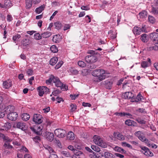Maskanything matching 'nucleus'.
I'll use <instances>...</instances> for the list:
<instances>
[{"label": "nucleus", "instance_id": "nucleus-1", "mask_svg": "<svg viewBox=\"0 0 158 158\" xmlns=\"http://www.w3.org/2000/svg\"><path fill=\"white\" fill-rule=\"evenodd\" d=\"M105 71L103 69H98L94 70L92 73V75L98 77L96 81L100 82L106 78V76L104 75Z\"/></svg>", "mask_w": 158, "mask_h": 158}, {"label": "nucleus", "instance_id": "nucleus-2", "mask_svg": "<svg viewBox=\"0 0 158 158\" xmlns=\"http://www.w3.org/2000/svg\"><path fill=\"white\" fill-rule=\"evenodd\" d=\"M93 141L96 144L101 147L104 148L107 147V144L99 136L94 135L93 137Z\"/></svg>", "mask_w": 158, "mask_h": 158}, {"label": "nucleus", "instance_id": "nucleus-3", "mask_svg": "<svg viewBox=\"0 0 158 158\" xmlns=\"http://www.w3.org/2000/svg\"><path fill=\"white\" fill-rule=\"evenodd\" d=\"M95 55H89L85 56V60L86 61L89 63H92L96 62L99 56V54H95Z\"/></svg>", "mask_w": 158, "mask_h": 158}, {"label": "nucleus", "instance_id": "nucleus-4", "mask_svg": "<svg viewBox=\"0 0 158 158\" xmlns=\"http://www.w3.org/2000/svg\"><path fill=\"white\" fill-rule=\"evenodd\" d=\"M37 90L39 92V95L42 96L44 94H47L49 92V89L45 86H40L38 87Z\"/></svg>", "mask_w": 158, "mask_h": 158}, {"label": "nucleus", "instance_id": "nucleus-5", "mask_svg": "<svg viewBox=\"0 0 158 158\" xmlns=\"http://www.w3.org/2000/svg\"><path fill=\"white\" fill-rule=\"evenodd\" d=\"M135 135L142 141L145 142L146 143H149V140L145 138L143 133L141 131H139L136 132L135 133Z\"/></svg>", "mask_w": 158, "mask_h": 158}, {"label": "nucleus", "instance_id": "nucleus-6", "mask_svg": "<svg viewBox=\"0 0 158 158\" xmlns=\"http://www.w3.org/2000/svg\"><path fill=\"white\" fill-rule=\"evenodd\" d=\"M44 118L42 115L39 114H34L32 120L36 124H40L43 121Z\"/></svg>", "mask_w": 158, "mask_h": 158}, {"label": "nucleus", "instance_id": "nucleus-7", "mask_svg": "<svg viewBox=\"0 0 158 158\" xmlns=\"http://www.w3.org/2000/svg\"><path fill=\"white\" fill-rule=\"evenodd\" d=\"M66 131L61 129H57L55 130L54 132L56 135L60 138H63L65 137Z\"/></svg>", "mask_w": 158, "mask_h": 158}, {"label": "nucleus", "instance_id": "nucleus-8", "mask_svg": "<svg viewBox=\"0 0 158 158\" xmlns=\"http://www.w3.org/2000/svg\"><path fill=\"white\" fill-rule=\"evenodd\" d=\"M145 29L144 27H142V28L138 27H135L133 29V31L134 33L136 35H139L141 32H143L145 31Z\"/></svg>", "mask_w": 158, "mask_h": 158}, {"label": "nucleus", "instance_id": "nucleus-9", "mask_svg": "<svg viewBox=\"0 0 158 158\" xmlns=\"http://www.w3.org/2000/svg\"><path fill=\"white\" fill-rule=\"evenodd\" d=\"M15 126L19 129L21 130L25 131L27 129V126L26 125V123L22 122H16L15 124Z\"/></svg>", "mask_w": 158, "mask_h": 158}, {"label": "nucleus", "instance_id": "nucleus-10", "mask_svg": "<svg viewBox=\"0 0 158 158\" xmlns=\"http://www.w3.org/2000/svg\"><path fill=\"white\" fill-rule=\"evenodd\" d=\"M18 116V114L15 112L10 113L7 115L8 118L12 121L15 120Z\"/></svg>", "mask_w": 158, "mask_h": 158}, {"label": "nucleus", "instance_id": "nucleus-11", "mask_svg": "<svg viewBox=\"0 0 158 158\" xmlns=\"http://www.w3.org/2000/svg\"><path fill=\"white\" fill-rule=\"evenodd\" d=\"M30 128L32 131L37 135H40L41 133V131L42 130V128H41L40 127L38 126H31Z\"/></svg>", "mask_w": 158, "mask_h": 158}, {"label": "nucleus", "instance_id": "nucleus-12", "mask_svg": "<svg viewBox=\"0 0 158 158\" xmlns=\"http://www.w3.org/2000/svg\"><path fill=\"white\" fill-rule=\"evenodd\" d=\"M45 136L47 139L50 142L52 141L54 139V135L53 133L46 131L45 133Z\"/></svg>", "mask_w": 158, "mask_h": 158}, {"label": "nucleus", "instance_id": "nucleus-13", "mask_svg": "<svg viewBox=\"0 0 158 158\" xmlns=\"http://www.w3.org/2000/svg\"><path fill=\"white\" fill-rule=\"evenodd\" d=\"M150 37L151 39L153 42H156V44H158V33H152L150 35Z\"/></svg>", "mask_w": 158, "mask_h": 158}, {"label": "nucleus", "instance_id": "nucleus-14", "mask_svg": "<svg viewBox=\"0 0 158 158\" xmlns=\"http://www.w3.org/2000/svg\"><path fill=\"white\" fill-rule=\"evenodd\" d=\"M74 152L75 155L72 156V158H82L81 156L83 155L81 151L77 149L74 150Z\"/></svg>", "mask_w": 158, "mask_h": 158}, {"label": "nucleus", "instance_id": "nucleus-15", "mask_svg": "<svg viewBox=\"0 0 158 158\" xmlns=\"http://www.w3.org/2000/svg\"><path fill=\"white\" fill-rule=\"evenodd\" d=\"M151 59L148 58L147 61H143L141 62V65L142 67L146 68L149 66L151 64Z\"/></svg>", "mask_w": 158, "mask_h": 158}, {"label": "nucleus", "instance_id": "nucleus-16", "mask_svg": "<svg viewBox=\"0 0 158 158\" xmlns=\"http://www.w3.org/2000/svg\"><path fill=\"white\" fill-rule=\"evenodd\" d=\"M122 97L125 99H130L133 97V94L131 92H126L122 95Z\"/></svg>", "mask_w": 158, "mask_h": 158}, {"label": "nucleus", "instance_id": "nucleus-17", "mask_svg": "<svg viewBox=\"0 0 158 158\" xmlns=\"http://www.w3.org/2000/svg\"><path fill=\"white\" fill-rule=\"evenodd\" d=\"M14 109V107L12 106H9L5 109V112L6 114H9L10 113L13 112Z\"/></svg>", "mask_w": 158, "mask_h": 158}, {"label": "nucleus", "instance_id": "nucleus-18", "mask_svg": "<svg viewBox=\"0 0 158 158\" xmlns=\"http://www.w3.org/2000/svg\"><path fill=\"white\" fill-rule=\"evenodd\" d=\"M3 85L5 88L8 89L12 86L11 81L9 80L5 81L3 82Z\"/></svg>", "mask_w": 158, "mask_h": 158}, {"label": "nucleus", "instance_id": "nucleus-19", "mask_svg": "<svg viewBox=\"0 0 158 158\" xmlns=\"http://www.w3.org/2000/svg\"><path fill=\"white\" fill-rule=\"evenodd\" d=\"M67 138L68 139L70 140H73L75 139V136L73 133L71 131L69 132L67 134Z\"/></svg>", "mask_w": 158, "mask_h": 158}, {"label": "nucleus", "instance_id": "nucleus-20", "mask_svg": "<svg viewBox=\"0 0 158 158\" xmlns=\"http://www.w3.org/2000/svg\"><path fill=\"white\" fill-rule=\"evenodd\" d=\"M23 120L24 121H27L30 118V115L27 113H23L21 116Z\"/></svg>", "mask_w": 158, "mask_h": 158}, {"label": "nucleus", "instance_id": "nucleus-21", "mask_svg": "<svg viewBox=\"0 0 158 158\" xmlns=\"http://www.w3.org/2000/svg\"><path fill=\"white\" fill-rule=\"evenodd\" d=\"M12 4L10 1L9 0H5L3 4L4 8H7L11 7Z\"/></svg>", "mask_w": 158, "mask_h": 158}, {"label": "nucleus", "instance_id": "nucleus-22", "mask_svg": "<svg viewBox=\"0 0 158 158\" xmlns=\"http://www.w3.org/2000/svg\"><path fill=\"white\" fill-rule=\"evenodd\" d=\"M140 39L143 42H147L148 40V37L146 34H143L141 35Z\"/></svg>", "mask_w": 158, "mask_h": 158}, {"label": "nucleus", "instance_id": "nucleus-23", "mask_svg": "<svg viewBox=\"0 0 158 158\" xmlns=\"http://www.w3.org/2000/svg\"><path fill=\"white\" fill-rule=\"evenodd\" d=\"M60 35H54L52 39V41L56 43H59L60 41Z\"/></svg>", "mask_w": 158, "mask_h": 158}, {"label": "nucleus", "instance_id": "nucleus-24", "mask_svg": "<svg viewBox=\"0 0 158 158\" xmlns=\"http://www.w3.org/2000/svg\"><path fill=\"white\" fill-rule=\"evenodd\" d=\"M143 97L140 94H139L135 98L132 99L131 100V102H137L139 101H141Z\"/></svg>", "mask_w": 158, "mask_h": 158}, {"label": "nucleus", "instance_id": "nucleus-25", "mask_svg": "<svg viewBox=\"0 0 158 158\" xmlns=\"http://www.w3.org/2000/svg\"><path fill=\"white\" fill-rule=\"evenodd\" d=\"M58 61V58L57 57L55 56L52 58L50 61V64L52 65H54Z\"/></svg>", "mask_w": 158, "mask_h": 158}, {"label": "nucleus", "instance_id": "nucleus-26", "mask_svg": "<svg viewBox=\"0 0 158 158\" xmlns=\"http://www.w3.org/2000/svg\"><path fill=\"white\" fill-rule=\"evenodd\" d=\"M147 50L149 51H151L152 50H158V45H156L155 44H153L150 47H148L147 48Z\"/></svg>", "mask_w": 158, "mask_h": 158}, {"label": "nucleus", "instance_id": "nucleus-27", "mask_svg": "<svg viewBox=\"0 0 158 158\" xmlns=\"http://www.w3.org/2000/svg\"><path fill=\"white\" fill-rule=\"evenodd\" d=\"M45 6L43 5L37 8L35 10V11L38 14L41 13L44 9Z\"/></svg>", "mask_w": 158, "mask_h": 158}, {"label": "nucleus", "instance_id": "nucleus-28", "mask_svg": "<svg viewBox=\"0 0 158 158\" xmlns=\"http://www.w3.org/2000/svg\"><path fill=\"white\" fill-rule=\"evenodd\" d=\"M52 35V33L51 32L49 31H47L44 32L41 34V36L43 38H48L49 37Z\"/></svg>", "mask_w": 158, "mask_h": 158}, {"label": "nucleus", "instance_id": "nucleus-29", "mask_svg": "<svg viewBox=\"0 0 158 158\" xmlns=\"http://www.w3.org/2000/svg\"><path fill=\"white\" fill-rule=\"evenodd\" d=\"M32 0H26V8L29 9L30 8L32 5Z\"/></svg>", "mask_w": 158, "mask_h": 158}, {"label": "nucleus", "instance_id": "nucleus-30", "mask_svg": "<svg viewBox=\"0 0 158 158\" xmlns=\"http://www.w3.org/2000/svg\"><path fill=\"white\" fill-rule=\"evenodd\" d=\"M114 150L116 151H117L121 153H125L126 152V151L125 150L118 147H114Z\"/></svg>", "mask_w": 158, "mask_h": 158}, {"label": "nucleus", "instance_id": "nucleus-31", "mask_svg": "<svg viewBox=\"0 0 158 158\" xmlns=\"http://www.w3.org/2000/svg\"><path fill=\"white\" fill-rule=\"evenodd\" d=\"M139 14L141 18H144L147 17V11L143 10L139 13Z\"/></svg>", "mask_w": 158, "mask_h": 158}, {"label": "nucleus", "instance_id": "nucleus-32", "mask_svg": "<svg viewBox=\"0 0 158 158\" xmlns=\"http://www.w3.org/2000/svg\"><path fill=\"white\" fill-rule=\"evenodd\" d=\"M105 158H115V156L113 154L108 152H105Z\"/></svg>", "mask_w": 158, "mask_h": 158}, {"label": "nucleus", "instance_id": "nucleus-33", "mask_svg": "<svg viewBox=\"0 0 158 158\" xmlns=\"http://www.w3.org/2000/svg\"><path fill=\"white\" fill-rule=\"evenodd\" d=\"M69 70L71 73L73 75H77L78 74V71L74 68H71Z\"/></svg>", "mask_w": 158, "mask_h": 158}, {"label": "nucleus", "instance_id": "nucleus-34", "mask_svg": "<svg viewBox=\"0 0 158 158\" xmlns=\"http://www.w3.org/2000/svg\"><path fill=\"white\" fill-rule=\"evenodd\" d=\"M3 147L5 149H9L10 148H13V146L10 145L9 143L7 142H5L4 144L3 145Z\"/></svg>", "mask_w": 158, "mask_h": 158}, {"label": "nucleus", "instance_id": "nucleus-35", "mask_svg": "<svg viewBox=\"0 0 158 158\" xmlns=\"http://www.w3.org/2000/svg\"><path fill=\"white\" fill-rule=\"evenodd\" d=\"M108 34H110V37L112 39H114L116 37L117 33L115 32H113L112 31L110 30L108 32Z\"/></svg>", "mask_w": 158, "mask_h": 158}, {"label": "nucleus", "instance_id": "nucleus-36", "mask_svg": "<svg viewBox=\"0 0 158 158\" xmlns=\"http://www.w3.org/2000/svg\"><path fill=\"white\" fill-rule=\"evenodd\" d=\"M3 126L6 130H8L11 128V125L10 123L7 122L4 124Z\"/></svg>", "mask_w": 158, "mask_h": 158}, {"label": "nucleus", "instance_id": "nucleus-37", "mask_svg": "<svg viewBox=\"0 0 158 158\" xmlns=\"http://www.w3.org/2000/svg\"><path fill=\"white\" fill-rule=\"evenodd\" d=\"M55 28L58 30L61 29L62 27V24L59 22H57L54 23Z\"/></svg>", "mask_w": 158, "mask_h": 158}, {"label": "nucleus", "instance_id": "nucleus-38", "mask_svg": "<svg viewBox=\"0 0 158 158\" xmlns=\"http://www.w3.org/2000/svg\"><path fill=\"white\" fill-rule=\"evenodd\" d=\"M112 84V82L107 81L105 82V87L106 88L110 89H111Z\"/></svg>", "mask_w": 158, "mask_h": 158}, {"label": "nucleus", "instance_id": "nucleus-39", "mask_svg": "<svg viewBox=\"0 0 158 158\" xmlns=\"http://www.w3.org/2000/svg\"><path fill=\"white\" fill-rule=\"evenodd\" d=\"M30 43V40L29 39L23 40L22 42V44L23 46H27Z\"/></svg>", "mask_w": 158, "mask_h": 158}, {"label": "nucleus", "instance_id": "nucleus-40", "mask_svg": "<svg viewBox=\"0 0 158 158\" xmlns=\"http://www.w3.org/2000/svg\"><path fill=\"white\" fill-rule=\"evenodd\" d=\"M91 148L94 151L97 152H99L100 151V148L96 145H92L91 146Z\"/></svg>", "mask_w": 158, "mask_h": 158}, {"label": "nucleus", "instance_id": "nucleus-41", "mask_svg": "<svg viewBox=\"0 0 158 158\" xmlns=\"http://www.w3.org/2000/svg\"><path fill=\"white\" fill-rule=\"evenodd\" d=\"M50 50L53 53H56L58 51L57 48L55 45H53L50 47Z\"/></svg>", "mask_w": 158, "mask_h": 158}, {"label": "nucleus", "instance_id": "nucleus-42", "mask_svg": "<svg viewBox=\"0 0 158 158\" xmlns=\"http://www.w3.org/2000/svg\"><path fill=\"white\" fill-rule=\"evenodd\" d=\"M117 137L118 139L122 141L123 140L125 139L124 135L119 133H117Z\"/></svg>", "mask_w": 158, "mask_h": 158}, {"label": "nucleus", "instance_id": "nucleus-43", "mask_svg": "<svg viewBox=\"0 0 158 158\" xmlns=\"http://www.w3.org/2000/svg\"><path fill=\"white\" fill-rule=\"evenodd\" d=\"M151 11L154 14L158 15V8L152 6Z\"/></svg>", "mask_w": 158, "mask_h": 158}, {"label": "nucleus", "instance_id": "nucleus-44", "mask_svg": "<svg viewBox=\"0 0 158 158\" xmlns=\"http://www.w3.org/2000/svg\"><path fill=\"white\" fill-rule=\"evenodd\" d=\"M145 155L148 156H153V154L152 152H151L149 149L148 148V150L147 151L144 152L143 153Z\"/></svg>", "mask_w": 158, "mask_h": 158}, {"label": "nucleus", "instance_id": "nucleus-45", "mask_svg": "<svg viewBox=\"0 0 158 158\" xmlns=\"http://www.w3.org/2000/svg\"><path fill=\"white\" fill-rule=\"evenodd\" d=\"M96 156L98 158H105V152L104 153L102 152H99L97 154Z\"/></svg>", "mask_w": 158, "mask_h": 158}, {"label": "nucleus", "instance_id": "nucleus-46", "mask_svg": "<svg viewBox=\"0 0 158 158\" xmlns=\"http://www.w3.org/2000/svg\"><path fill=\"white\" fill-rule=\"evenodd\" d=\"M148 20L150 23H153L155 22V19L153 16L149 15L148 17Z\"/></svg>", "mask_w": 158, "mask_h": 158}, {"label": "nucleus", "instance_id": "nucleus-47", "mask_svg": "<svg viewBox=\"0 0 158 158\" xmlns=\"http://www.w3.org/2000/svg\"><path fill=\"white\" fill-rule=\"evenodd\" d=\"M70 106L71 107V109L70 110L71 112H73L75 111L77 109V106L76 104H71Z\"/></svg>", "mask_w": 158, "mask_h": 158}, {"label": "nucleus", "instance_id": "nucleus-48", "mask_svg": "<svg viewBox=\"0 0 158 158\" xmlns=\"http://www.w3.org/2000/svg\"><path fill=\"white\" fill-rule=\"evenodd\" d=\"M34 38L36 40H39L41 39L42 38L41 35H40L39 33H36L34 34Z\"/></svg>", "mask_w": 158, "mask_h": 158}, {"label": "nucleus", "instance_id": "nucleus-49", "mask_svg": "<svg viewBox=\"0 0 158 158\" xmlns=\"http://www.w3.org/2000/svg\"><path fill=\"white\" fill-rule=\"evenodd\" d=\"M56 86L57 87H62L63 86V84L60 82V80H58L55 83Z\"/></svg>", "mask_w": 158, "mask_h": 158}, {"label": "nucleus", "instance_id": "nucleus-50", "mask_svg": "<svg viewBox=\"0 0 158 158\" xmlns=\"http://www.w3.org/2000/svg\"><path fill=\"white\" fill-rule=\"evenodd\" d=\"M78 65L81 67H84L86 66V64L83 61L81 60L79 61L78 62Z\"/></svg>", "mask_w": 158, "mask_h": 158}, {"label": "nucleus", "instance_id": "nucleus-51", "mask_svg": "<svg viewBox=\"0 0 158 158\" xmlns=\"http://www.w3.org/2000/svg\"><path fill=\"white\" fill-rule=\"evenodd\" d=\"M62 154L64 156L67 157H71V156L69 153L67 151H63L62 152Z\"/></svg>", "mask_w": 158, "mask_h": 158}, {"label": "nucleus", "instance_id": "nucleus-52", "mask_svg": "<svg viewBox=\"0 0 158 158\" xmlns=\"http://www.w3.org/2000/svg\"><path fill=\"white\" fill-rule=\"evenodd\" d=\"M140 148L141 149L140 151L143 153H144V152H145L148 150V148L146 147L141 146L140 147Z\"/></svg>", "mask_w": 158, "mask_h": 158}, {"label": "nucleus", "instance_id": "nucleus-53", "mask_svg": "<svg viewBox=\"0 0 158 158\" xmlns=\"http://www.w3.org/2000/svg\"><path fill=\"white\" fill-rule=\"evenodd\" d=\"M52 78H53V75H51L49 79L46 81V84H49L52 82Z\"/></svg>", "mask_w": 158, "mask_h": 158}, {"label": "nucleus", "instance_id": "nucleus-54", "mask_svg": "<svg viewBox=\"0 0 158 158\" xmlns=\"http://www.w3.org/2000/svg\"><path fill=\"white\" fill-rule=\"evenodd\" d=\"M132 121H133L132 120L129 119L126 120L125 122V124L129 126H131L132 124Z\"/></svg>", "mask_w": 158, "mask_h": 158}, {"label": "nucleus", "instance_id": "nucleus-55", "mask_svg": "<svg viewBox=\"0 0 158 158\" xmlns=\"http://www.w3.org/2000/svg\"><path fill=\"white\" fill-rule=\"evenodd\" d=\"M122 145L123 147H127L129 148H132V146L130 144L127 143L126 142H122Z\"/></svg>", "mask_w": 158, "mask_h": 158}, {"label": "nucleus", "instance_id": "nucleus-56", "mask_svg": "<svg viewBox=\"0 0 158 158\" xmlns=\"http://www.w3.org/2000/svg\"><path fill=\"white\" fill-rule=\"evenodd\" d=\"M136 121L138 123L141 124H145L146 123V121L139 118L137 119Z\"/></svg>", "mask_w": 158, "mask_h": 158}, {"label": "nucleus", "instance_id": "nucleus-57", "mask_svg": "<svg viewBox=\"0 0 158 158\" xmlns=\"http://www.w3.org/2000/svg\"><path fill=\"white\" fill-rule=\"evenodd\" d=\"M21 37V36L20 35L17 34L15 36H14L13 37V39L14 41L16 40H17L19 39Z\"/></svg>", "mask_w": 158, "mask_h": 158}, {"label": "nucleus", "instance_id": "nucleus-58", "mask_svg": "<svg viewBox=\"0 0 158 158\" xmlns=\"http://www.w3.org/2000/svg\"><path fill=\"white\" fill-rule=\"evenodd\" d=\"M63 63L62 61H60L56 65L55 68V69H57L60 68L62 65Z\"/></svg>", "mask_w": 158, "mask_h": 158}, {"label": "nucleus", "instance_id": "nucleus-59", "mask_svg": "<svg viewBox=\"0 0 158 158\" xmlns=\"http://www.w3.org/2000/svg\"><path fill=\"white\" fill-rule=\"evenodd\" d=\"M120 116L121 117L125 116V115H128L129 117H130L131 116H132L131 114L128 113H125L124 112H123V113L121 112V113H120Z\"/></svg>", "mask_w": 158, "mask_h": 158}, {"label": "nucleus", "instance_id": "nucleus-60", "mask_svg": "<svg viewBox=\"0 0 158 158\" xmlns=\"http://www.w3.org/2000/svg\"><path fill=\"white\" fill-rule=\"evenodd\" d=\"M137 110L139 112L145 114L146 113V112L145 110L143 108H139L138 109V110Z\"/></svg>", "mask_w": 158, "mask_h": 158}, {"label": "nucleus", "instance_id": "nucleus-61", "mask_svg": "<svg viewBox=\"0 0 158 158\" xmlns=\"http://www.w3.org/2000/svg\"><path fill=\"white\" fill-rule=\"evenodd\" d=\"M3 139L6 141V142L9 143L12 141V140L11 139L9 138L7 136H5L4 135V137H3Z\"/></svg>", "mask_w": 158, "mask_h": 158}, {"label": "nucleus", "instance_id": "nucleus-62", "mask_svg": "<svg viewBox=\"0 0 158 158\" xmlns=\"http://www.w3.org/2000/svg\"><path fill=\"white\" fill-rule=\"evenodd\" d=\"M27 73L28 75L31 76L32 75L33 72L31 69H29L27 70Z\"/></svg>", "mask_w": 158, "mask_h": 158}, {"label": "nucleus", "instance_id": "nucleus-63", "mask_svg": "<svg viewBox=\"0 0 158 158\" xmlns=\"http://www.w3.org/2000/svg\"><path fill=\"white\" fill-rule=\"evenodd\" d=\"M6 19L7 21L9 22L12 21L13 19L11 15H8L7 16Z\"/></svg>", "mask_w": 158, "mask_h": 158}, {"label": "nucleus", "instance_id": "nucleus-64", "mask_svg": "<svg viewBox=\"0 0 158 158\" xmlns=\"http://www.w3.org/2000/svg\"><path fill=\"white\" fill-rule=\"evenodd\" d=\"M49 158H58V157L56 155L52 154H50Z\"/></svg>", "mask_w": 158, "mask_h": 158}]
</instances>
